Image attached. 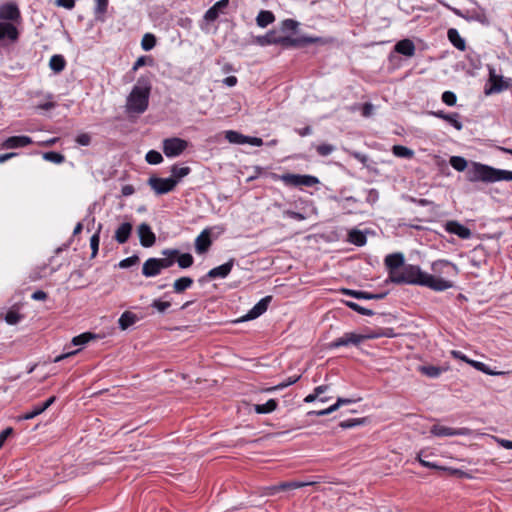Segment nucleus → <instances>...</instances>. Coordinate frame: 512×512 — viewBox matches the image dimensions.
Wrapping results in <instances>:
<instances>
[{
  "mask_svg": "<svg viewBox=\"0 0 512 512\" xmlns=\"http://www.w3.org/2000/svg\"><path fill=\"white\" fill-rule=\"evenodd\" d=\"M194 283V280L191 277L183 276L176 279L173 283V292L176 294H181L185 292L187 289L191 288Z\"/></svg>",
  "mask_w": 512,
  "mask_h": 512,
  "instance_id": "nucleus-34",
  "label": "nucleus"
},
{
  "mask_svg": "<svg viewBox=\"0 0 512 512\" xmlns=\"http://www.w3.org/2000/svg\"><path fill=\"white\" fill-rule=\"evenodd\" d=\"M335 146L328 143H322L316 147V151L320 156H328L335 151Z\"/></svg>",
  "mask_w": 512,
  "mask_h": 512,
  "instance_id": "nucleus-54",
  "label": "nucleus"
},
{
  "mask_svg": "<svg viewBox=\"0 0 512 512\" xmlns=\"http://www.w3.org/2000/svg\"><path fill=\"white\" fill-rule=\"evenodd\" d=\"M348 241L356 246H363L367 242L366 235L357 229H352L348 234Z\"/></svg>",
  "mask_w": 512,
  "mask_h": 512,
  "instance_id": "nucleus-38",
  "label": "nucleus"
},
{
  "mask_svg": "<svg viewBox=\"0 0 512 512\" xmlns=\"http://www.w3.org/2000/svg\"><path fill=\"white\" fill-rule=\"evenodd\" d=\"M225 138L232 144H246L247 141V136L234 130L226 131Z\"/></svg>",
  "mask_w": 512,
  "mask_h": 512,
  "instance_id": "nucleus-42",
  "label": "nucleus"
},
{
  "mask_svg": "<svg viewBox=\"0 0 512 512\" xmlns=\"http://www.w3.org/2000/svg\"><path fill=\"white\" fill-rule=\"evenodd\" d=\"M43 159L55 164H61L65 161V156L56 151H48L43 153Z\"/></svg>",
  "mask_w": 512,
  "mask_h": 512,
  "instance_id": "nucleus-44",
  "label": "nucleus"
},
{
  "mask_svg": "<svg viewBox=\"0 0 512 512\" xmlns=\"http://www.w3.org/2000/svg\"><path fill=\"white\" fill-rule=\"evenodd\" d=\"M272 300V296H266L262 298L246 315V320H252L259 316H261L263 313H265L268 309V305Z\"/></svg>",
  "mask_w": 512,
  "mask_h": 512,
  "instance_id": "nucleus-24",
  "label": "nucleus"
},
{
  "mask_svg": "<svg viewBox=\"0 0 512 512\" xmlns=\"http://www.w3.org/2000/svg\"><path fill=\"white\" fill-rule=\"evenodd\" d=\"M23 319V315H21L18 311L11 309L5 315V321L9 325H16Z\"/></svg>",
  "mask_w": 512,
  "mask_h": 512,
  "instance_id": "nucleus-49",
  "label": "nucleus"
},
{
  "mask_svg": "<svg viewBox=\"0 0 512 512\" xmlns=\"http://www.w3.org/2000/svg\"><path fill=\"white\" fill-rule=\"evenodd\" d=\"M80 146H89L91 144V136L88 133H81L75 139Z\"/></svg>",
  "mask_w": 512,
  "mask_h": 512,
  "instance_id": "nucleus-63",
  "label": "nucleus"
},
{
  "mask_svg": "<svg viewBox=\"0 0 512 512\" xmlns=\"http://www.w3.org/2000/svg\"><path fill=\"white\" fill-rule=\"evenodd\" d=\"M20 32L15 24L0 21V44L15 43L19 40Z\"/></svg>",
  "mask_w": 512,
  "mask_h": 512,
  "instance_id": "nucleus-14",
  "label": "nucleus"
},
{
  "mask_svg": "<svg viewBox=\"0 0 512 512\" xmlns=\"http://www.w3.org/2000/svg\"><path fill=\"white\" fill-rule=\"evenodd\" d=\"M316 483L317 482H315V481H311V482H301V481L282 482L278 485H273V486L267 487L266 495L272 496L280 491L297 489V488H302L305 486H312V485H315Z\"/></svg>",
  "mask_w": 512,
  "mask_h": 512,
  "instance_id": "nucleus-15",
  "label": "nucleus"
},
{
  "mask_svg": "<svg viewBox=\"0 0 512 512\" xmlns=\"http://www.w3.org/2000/svg\"><path fill=\"white\" fill-rule=\"evenodd\" d=\"M211 229H204L195 239V250L199 255L205 254L208 252L209 248L212 245V240L210 238Z\"/></svg>",
  "mask_w": 512,
  "mask_h": 512,
  "instance_id": "nucleus-20",
  "label": "nucleus"
},
{
  "mask_svg": "<svg viewBox=\"0 0 512 512\" xmlns=\"http://www.w3.org/2000/svg\"><path fill=\"white\" fill-rule=\"evenodd\" d=\"M432 271L437 275L456 276L458 267L448 260H438L432 263Z\"/></svg>",
  "mask_w": 512,
  "mask_h": 512,
  "instance_id": "nucleus-16",
  "label": "nucleus"
},
{
  "mask_svg": "<svg viewBox=\"0 0 512 512\" xmlns=\"http://www.w3.org/2000/svg\"><path fill=\"white\" fill-rule=\"evenodd\" d=\"M489 82L491 86L485 89V94H495L508 89L511 86L512 79L504 78L501 75H496L493 70H490Z\"/></svg>",
  "mask_w": 512,
  "mask_h": 512,
  "instance_id": "nucleus-12",
  "label": "nucleus"
},
{
  "mask_svg": "<svg viewBox=\"0 0 512 512\" xmlns=\"http://www.w3.org/2000/svg\"><path fill=\"white\" fill-rule=\"evenodd\" d=\"M278 407V402L275 399H269L264 404L254 405V411L258 414H268L275 411Z\"/></svg>",
  "mask_w": 512,
  "mask_h": 512,
  "instance_id": "nucleus-37",
  "label": "nucleus"
},
{
  "mask_svg": "<svg viewBox=\"0 0 512 512\" xmlns=\"http://www.w3.org/2000/svg\"><path fill=\"white\" fill-rule=\"evenodd\" d=\"M65 66H66V61L62 55L56 54L50 58L49 67L54 72L60 73L61 71L64 70Z\"/></svg>",
  "mask_w": 512,
  "mask_h": 512,
  "instance_id": "nucleus-40",
  "label": "nucleus"
},
{
  "mask_svg": "<svg viewBox=\"0 0 512 512\" xmlns=\"http://www.w3.org/2000/svg\"><path fill=\"white\" fill-rule=\"evenodd\" d=\"M140 261V258L138 255L134 254L130 257H127L123 260H121L119 263H118V267L121 268V269H126V268H130L136 264H138Z\"/></svg>",
  "mask_w": 512,
  "mask_h": 512,
  "instance_id": "nucleus-51",
  "label": "nucleus"
},
{
  "mask_svg": "<svg viewBox=\"0 0 512 512\" xmlns=\"http://www.w3.org/2000/svg\"><path fill=\"white\" fill-rule=\"evenodd\" d=\"M139 318L131 311H125L118 319V325L121 330H127L129 327L134 325Z\"/></svg>",
  "mask_w": 512,
  "mask_h": 512,
  "instance_id": "nucleus-33",
  "label": "nucleus"
},
{
  "mask_svg": "<svg viewBox=\"0 0 512 512\" xmlns=\"http://www.w3.org/2000/svg\"><path fill=\"white\" fill-rule=\"evenodd\" d=\"M348 153H349V155L351 157H353L354 159L358 160L364 166L367 165L369 158H368V156L366 154H363V153L358 152V151H349Z\"/></svg>",
  "mask_w": 512,
  "mask_h": 512,
  "instance_id": "nucleus-64",
  "label": "nucleus"
},
{
  "mask_svg": "<svg viewBox=\"0 0 512 512\" xmlns=\"http://www.w3.org/2000/svg\"><path fill=\"white\" fill-rule=\"evenodd\" d=\"M188 142L178 137L166 138L163 140V153L168 158L177 157L187 148Z\"/></svg>",
  "mask_w": 512,
  "mask_h": 512,
  "instance_id": "nucleus-8",
  "label": "nucleus"
},
{
  "mask_svg": "<svg viewBox=\"0 0 512 512\" xmlns=\"http://www.w3.org/2000/svg\"><path fill=\"white\" fill-rule=\"evenodd\" d=\"M234 262H235V259L231 258L226 263H224L220 266H217L215 268H212L211 270H209L207 272V277H210L212 279L226 278L230 274V272L234 266Z\"/></svg>",
  "mask_w": 512,
  "mask_h": 512,
  "instance_id": "nucleus-23",
  "label": "nucleus"
},
{
  "mask_svg": "<svg viewBox=\"0 0 512 512\" xmlns=\"http://www.w3.org/2000/svg\"><path fill=\"white\" fill-rule=\"evenodd\" d=\"M275 179L281 180L286 186H306L312 187L319 183V179L312 175H300V174H292L285 173L282 175H274Z\"/></svg>",
  "mask_w": 512,
  "mask_h": 512,
  "instance_id": "nucleus-7",
  "label": "nucleus"
},
{
  "mask_svg": "<svg viewBox=\"0 0 512 512\" xmlns=\"http://www.w3.org/2000/svg\"><path fill=\"white\" fill-rule=\"evenodd\" d=\"M148 185L155 191L156 194L163 195L175 189L177 185V180L170 177L160 178L152 176L148 179Z\"/></svg>",
  "mask_w": 512,
  "mask_h": 512,
  "instance_id": "nucleus-11",
  "label": "nucleus"
},
{
  "mask_svg": "<svg viewBox=\"0 0 512 512\" xmlns=\"http://www.w3.org/2000/svg\"><path fill=\"white\" fill-rule=\"evenodd\" d=\"M151 84L147 78L140 77L127 98V108L131 112L144 113L149 104Z\"/></svg>",
  "mask_w": 512,
  "mask_h": 512,
  "instance_id": "nucleus-2",
  "label": "nucleus"
},
{
  "mask_svg": "<svg viewBox=\"0 0 512 512\" xmlns=\"http://www.w3.org/2000/svg\"><path fill=\"white\" fill-rule=\"evenodd\" d=\"M146 161L151 165L160 164L163 161V156L156 150H150L145 156Z\"/></svg>",
  "mask_w": 512,
  "mask_h": 512,
  "instance_id": "nucleus-50",
  "label": "nucleus"
},
{
  "mask_svg": "<svg viewBox=\"0 0 512 512\" xmlns=\"http://www.w3.org/2000/svg\"><path fill=\"white\" fill-rule=\"evenodd\" d=\"M298 25L299 23L293 19H285L282 21L281 27L283 31H294Z\"/></svg>",
  "mask_w": 512,
  "mask_h": 512,
  "instance_id": "nucleus-61",
  "label": "nucleus"
},
{
  "mask_svg": "<svg viewBox=\"0 0 512 512\" xmlns=\"http://www.w3.org/2000/svg\"><path fill=\"white\" fill-rule=\"evenodd\" d=\"M332 200L338 202L340 204V207L347 213V214H353L356 213V209L352 207V205L357 204L359 200L353 196H347V197H331Z\"/></svg>",
  "mask_w": 512,
  "mask_h": 512,
  "instance_id": "nucleus-30",
  "label": "nucleus"
},
{
  "mask_svg": "<svg viewBox=\"0 0 512 512\" xmlns=\"http://www.w3.org/2000/svg\"><path fill=\"white\" fill-rule=\"evenodd\" d=\"M161 254L163 257L157 258L161 271L172 267L176 263V249L167 248L162 250Z\"/></svg>",
  "mask_w": 512,
  "mask_h": 512,
  "instance_id": "nucleus-26",
  "label": "nucleus"
},
{
  "mask_svg": "<svg viewBox=\"0 0 512 512\" xmlns=\"http://www.w3.org/2000/svg\"><path fill=\"white\" fill-rule=\"evenodd\" d=\"M392 153L398 158L411 159L414 156V151L403 145H394Z\"/></svg>",
  "mask_w": 512,
  "mask_h": 512,
  "instance_id": "nucleus-41",
  "label": "nucleus"
},
{
  "mask_svg": "<svg viewBox=\"0 0 512 512\" xmlns=\"http://www.w3.org/2000/svg\"><path fill=\"white\" fill-rule=\"evenodd\" d=\"M441 99H442L443 103H445L448 106H454L457 102V96L452 91H445L442 94Z\"/></svg>",
  "mask_w": 512,
  "mask_h": 512,
  "instance_id": "nucleus-56",
  "label": "nucleus"
},
{
  "mask_svg": "<svg viewBox=\"0 0 512 512\" xmlns=\"http://www.w3.org/2000/svg\"><path fill=\"white\" fill-rule=\"evenodd\" d=\"M171 306V303L168 301H161L159 299L153 300L151 303V307L155 308L160 313H165L166 310Z\"/></svg>",
  "mask_w": 512,
  "mask_h": 512,
  "instance_id": "nucleus-57",
  "label": "nucleus"
},
{
  "mask_svg": "<svg viewBox=\"0 0 512 512\" xmlns=\"http://www.w3.org/2000/svg\"><path fill=\"white\" fill-rule=\"evenodd\" d=\"M364 423H365V418L347 419V420L341 421L339 423V427H341L342 429H350V428L356 427V426L364 424Z\"/></svg>",
  "mask_w": 512,
  "mask_h": 512,
  "instance_id": "nucleus-53",
  "label": "nucleus"
},
{
  "mask_svg": "<svg viewBox=\"0 0 512 512\" xmlns=\"http://www.w3.org/2000/svg\"><path fill=\"white\" fill-rule=\"evenodd\" d=\"M333 40L323 38V37H313V36H301L297 38H293L290 36H280L279 37V44L284 48H301L305 47L309 44H327L332 42Z\"/></svg>",
  "mask_w": 512,
  "mask_h": 512,
  "instance_id": "nucleus-6",
  "label": "nucleus"
},
{
  "mask_svg": "<svg viewBox=\"0 0 512 512\" xmlns=\"http://www.w3.org/2000/svg\"><path fill=\"white\" fill-rule=\"evenodd\" d=\"M96 1V7H95V14L96 15H103L107 11L108 7V0H95Z\"/></svg>",
  "mask_w": 512,
  "mask_h": 512,
  "instance_id": "nucleus-62",
  "label": "nucleus"
},
{
  "mask_svg": "<svg viewBox=\"0 0 512 512\" xmlns=\"http://www.w3.org/2000/svg\"><path fill=\"white\" fill-rule=\"evenodd\" d=\"M274 21H275L274 14L268 10H261L256 17V23L261 28L267 27L269 24L273 23Z\"/></svg>",
  "mask_w": 512,
  "mask_h": 512,
  "instance_id": "nucleus-36",
  "label": "nucleus"
},
{
  "mask_svg": "<svg viewBox=\"0 0 512 512\" xmlns=\"http://www.w3.org/2000/svg\"><path fill=\"white\" fill-rule=\"evenodd\" d=\"M0 21L20 24L22 16L18 5L15 2H6L0 5Z\"/></svg>",
  "mask_w": 512,
  "mask_h": 512,
  "instance_id": "nucleus-10",
  "label": "nucleus"
},
{
  "mask_svg": "<svg viewBox=\"0 0 512 512\" xmlns=\"http://www.w3.org/2000/svg\"><path fill=\"white\" fill-rule=\"evenodd\" d=\"M301 376H292V377H289L287 378V380H285L284 382L282 383H279L278 385L274 386L273 388H271L270 390H281V389H284L290 385H293L295 384L299 379H300Z\"/></svg>",
  "mask_w": 512,
  "mask_h": 512,
  "instance_id": "nucleus-59",
  "label": "nucleus"
},
{
  "mask_svg": "<svg viewBox=\"0 0 512 512\" xmlns=\"http://www.w3.org/2000/svg\"><path fill=\"white\" fill-rule=\"evenodd\" d=\"M340 292L343 295L351 296L356 299H365V300H381L384 299L388 292H381V293H370L366 291H360V290H352L343 288L340 290Z\"/></svg>",
  "mask_w": 512,
  "mask_h": 512,
  "instance_id": "nucleus-19",
  "label": "nucleus"
},
{
  "mask_svg": "<svg viewBox=\"0 0 512 512\" xmlns=\"http://www.w3.org/2000/svg\"><path fill=\"white\" fill-rule=\"evenodd\" d=\"M161 273L157 258H148L142 266V274L147 277H156Z\"/></svg>",
  "mask_w": 512,
  "mask_h": 512,
  "instance_id": "nucleus-28",
  "label": "nucleus"
},
{
  "mask_svg": "<svg viewBox=\"0 0 512 512\" xmlns=\"http://www.w3.org/2000/svg\"><path fill=\"white\" fill-rule=\"evenodd\" d=\"M32 143H33V141L31 139V137H29V136H26V135L11 136V137H8L7 139H5L1 143L0 148L1 149H17V148L26 147Z\"/></svg>",
  "mask_w": 512,
  "mask_h": 512,
  "instance_id": "nucleus-18",
  "label": "nucleus"
},
{
  "mask_svg": "<svg viewBox=\"0 0 512 512\" xmlns=\"http://www.w3.org/2000/svg\"><path fill=\"white\" fill-rule=\"evenodd\" d=\"M156 45V37L153 34L146 33L141 40V47L145 51H150Z\"/></svg>",
  "mask_w": 512,
  "mask_h": 512,
  "instance_id": "nucleus-46",
  "label": "nucleus"
},
{
  "mask_svg": "<svg viewBox=\"0 0 512 512\" xmlns=\"http://www.w3.org/2000/svg\"><path fill=\"white\" fill-rule=\"evenodd\" d=\"M450 165L458 172L465 171L466 180L471 183H496L500 181H512V171L498 169L476 161L468 162L462 156H452Z\"/></svg>",
  "mask_w": 512,
  "mask_h": 512,
  "instance_id": "nucleus-1",
  "label": "nucleus"
},
{
  "mask_svg": "<svg viewBox=\"0 0 512 512\" xmlns=\"http://www.w3.org/2000/svg\"><path fill=\"white\" fill-rule=\"evenodd\" d=\"M415 44L412 40L406 38L398 41L394 46V51L406 57H412L415 54Z\"/></svg>",
  "mask_w": 512,
  "mask_h": 512,
  "instance_id": "nucleus-27",
  "label": "nucleus"
},
{
  "mask_svg": "<svg viewBox=\"0 0 512 512\" xmlns=\"http://www.w3.org/2000/svg\"><path fill=\"white\" fill-rule=\"evenodd\" d=\"M419 372H421L423 375L429 377V378H438L444 369L438 366L433 365H422L418 368Z\"/></svg>",
  "mask_w": 512,
  "mask_h": 512,
  "instance_id": "nucleus-39",
  "label": "nucleus"
},
{
  "mask_svg": "<svg viewBox=\"0 0 512 512\" xmlns=\"http://www.w3.org/2000/svg\"><path fill=\"white\" fill-rule=\"evenodd\" d=\"M140 244L145 247H152L156 242V235L147 223H141L137 228Z\"/></svg>",
  "mask_w": 512,
  "mask_h": 512,
  "instance_id": "nucleus-17",
  "label": "nucleus"
},
{
  "mask_svg": "<svg viewBox=\"0 0 512 512\" xmlns=\"http://www.w3.org/2000/svg\"><path fill=\"white\" fill-rule=\"evenodd\" d=\"M191 172V168L188 166L184 167H178L177 165H173L171 167V174L172 176L170 178H174L177 180V183L179 180H181L183 177L187 176Z\"/></svg>",
  "mask_w": 512,
  "mask_h": 512,
  "instance_id": "nucleus-43",
  "label": "nucleus"
},
{
  "mask_svg": "<svg viewBox=\"0 0 512 512\" xmlns=\"http://www.w3.org/2000/svg\"><path fill=\"white\" fill-rule=\"evenodd\" d=\"M439 4L444 6L445 8L452 11L456 16L461 17L467 21H476L483 25H489V19L486 15V12L483 8H473V9H467L465 11H462L460 9L451 7L448 3H446L444 0H437Z\"/></svg>",
  "mask_w": 512,
  "mask_h": 512,
  "instance_id": "nucleus-5",
  "label": "nucleus"
},
{
  "mask_svg": "<svg viewBox=\"0 0 512 512\" xmlns=\"http://www.w3.org/2000/svg\"><path fill=\"white\" fill-rule=\"evenodd\" d=\"M366 202L371 206L374 205L379 200V192L377 189H369L366 195Z\"/></svg>",
  "mask_w": 512,
  "mask_h": 512,
  "instance_id": "nucleus-60",
  "label": "nucleus"
},
{
  "mask_svg": "<svg viewBox=\"0 0 512 512\" xmlns=\"http://www.w3.org/2000/svg\"><path fill=\"white\" fill-rule=\"evenodd\" d=\"M176 263L179 268L187 269L190 268L194 263V258L190 253H181L178 249H176Z\"/></svg>",
  "mask_w": 512,
  "mask_h": 512,
  "instance_id": "nucleus-35",
  "label": "nucleus"
},
{
  "mask_svg": "<svg viewBox=\"0 0 512 512\" xmlns=\"http://www.w3.org/2000/svg\"><path fill=\"white\" fill-rule=\"evenodd\" d=\"M384 264L388 270L387 282H391L394 276L406 265L404 255L400 252L387 255L384 259Z\"/></svg>",
  "mask_w": 512,
  "mask_h": 512,
  "instance_id": "nucleus-9",
  "label": "nucleus"
},
{
  "mask_svg": "<svg viewBox=\"0 0 512 512\" xmlns=\"http://www.w3.org/2000/svg\"><path fill=\"white\" fill-rule=\"evenodd\" d=\"M145 65H153V58L151 56H140L133 64L132 70L136 71Z\"/></svg>",
  "mask_w": 512,
  "mask_h": 512,
  "instance_id": "nucleus-55",
  "label": "nucleus"
},
{
  "mask_svg": "<svg viewBox=\"0 0 512 512\" xmlns=\"http://www.w3.org/2000/svg\"><path fill=\"white\" fill-rule=\"evenodd\" d=\"M430 432L437 437L463 436L468 433L466 428H451L443 425H433Z\"/></svg>",
  "mask_w": 512,
  "mask_h": 512,
  "instance_id": "nucleus-22",
  "label": "nucleus"
},
{
  "mask_svg": "<svg viewBox=\"0 0 512 512\" xmlns=\"http://www.w3.org/2000/svg\"><path fill=\"white\" fill-rule=\"evenodd\" d=\"M393 330L390 328L380 329L379 332H372L369 334H357L354 332L344 333L341 337L336 338L332 342L328 344L330 349H335L339 347H347L350 345L359 346L362 342L367 339H376L379 337H393Z\"/></svg>",
  "mask_w": 512,
  "mask_h": 512,
  "instance_id": "nucleus-3",
  "label": "nucleus"
},
{
  "mask_svg": "<svg viewBox=\"0 0 512 512\" xmlns=\"http://www.w3.org/2000/svg\"><path fill=\"white\" fill-rule=\"evenodd\" d=\"M425 273L426 272L422 271L418 265L406 264L401 271L394 276L391 283L397 285L408 284L422 286Z\"/></svg>",
  "mask_w": 512,
  "mask_h": 512,
  "instance_id": "nucleus-4",
  "label": "nucleus"
},
{
  "mask_svg": "<svg viewBox=\"0 0 512 512\" xmlns=\"http://www.w3.org/2000/svg\"><path fill=\"white\" fill-rule=\"evenodd\" d=\"M460 114L457 112L449 113L448 119L446 122H448L451 126H453L456 130L460 131L463 128V124L460 121Z\"/></svg>",
  "mask_w": 512,
  "mask_h": 512,
  "instance_id": "nucleus-52",
  "label": "nucleus"
},
{
  "mask_svg": "<svg viewBox=\"0 0 512 512\" xmlns=\"http://www.w3.org/2000/svg\"><path fill=\"white\" fill-rule=\"evenodd\" d=\"M228 5L229 0H219L205 12L204 20L207 22L215 21Z\"/></svg>",
  "mask_w": 512,
  "mask_h": 512,
  "instance_id": "nucleus-25",
  "label": "nucleus"
},
{
  "mask_svg": "<svg viewBox=\"0 0 512 512\" xmlns=\"http://www.w3.org/2000/svg\"><path fill=\"white\" fill-rule=\"evenodd\" d=\"M445 230L450 234L457 235L461 239H470L472 236L471 230L456 220L446 222Z\"/></svg>",
  "mask_w": 512,
  "mask_h": 512,
  "instance_id": "nucleus-21",
  "label": "nucleus"
},
{
  "mask_svg": "<svg viewBox=\"0 0 512 512\" xmlns=\"http://www.w3.org/2000/svg\"><path fill=\"white\" fill-rule=\"evenodd\" d=\"M344 304L349 307L351 310L366 316H372L374 315V311L371 309L365 308L360 306L359 304L353 302V301H344Z\"/></svg>",
  "mask_w": 512,
  "mask_h": 512,
  "instance_id": "nucleus-45",
  "label": "nucleus"
},
{
  "mask_svg": "<svg viewBox=\"0 0 512 512\" xmlns=\"http://www.w3.org/2000/svg\"><path fill=\"white\" fill-rule=\"evenodd\" d=\"M100 229H101V225H99L98 230L90 238V247L92 250V254H91L92 258H94L97 255L98 250H99Z\"/></svg>",
  "mask_w": 512,
  "mask_h": 512,
  "instance_id": "nucleus-48",
  "label": "nucleus"
},
{
  "mask_svg": "<svg viewBox=\"0 0 512 512\" xmlns=\"http://www.w3.org/2000/svg\"><path fill=\"white\" fill-rule=\"evenodd\" d=\"M44 411L42 410V408L40 407L39 404L35 405L31 411H28L26 412L25 414H23L20 419H23V420H30V419H33L35 418L36 416L40 415L41 413H43Z\"/></svg>",
  "mask_w": 512,
  "mask_h": 512,
  "instance_id": "nucleus-58",
  "label": "nucleus"
},
{
  "mask_svg": "<svg viewBox=\"0 0 512 512\" xmlns=\"http://www.w3.org/2000/svg\"><path fill=\"white\" fill-rule=\"evenodd\" d=\"M422 286L428 287L437 292H441L452 288L454 283L451 280L425 273Z\"/></svg>",
  "mask_w": 512,
  "mask_h": 512,
  "instance_id": "nucleus-13",
  "label": "nucleus"
},
{
  "mask_svg": "<svg viewBox=\"0 0 512 512\" xmlns=\"http://www.w3.org/2000/svg\"><path fill=\"white\" fill-rule=\"evenodd\" d=\"M133 226L129 222L122 223L115 231L114 238L119 244L126 243L132 233Z\"/></svg>",
  "mask_w": 512,
  "mask_h": 512,
  "instance_id": "nucleus-29",
  "label": "nucleus"
},
{
  "mask_svg": "<svg viewBox=\"0 0 512 512\" xmlns=\"http://www.w3.org/2000/svg\"><path fill=\"white\" fill-rule=\"evenodd\" d=\"M279 37L275 30H270L265 35L257 36L254 42L260 46L279 44Z\"/></svg>",
  "mask_w": 512,
  "mask_h": 512,
  "instance_id": "nucleus-31",
  "label": "nucleus"
},
{
  "mask_svg": "<svg viewBox=\"0 0 512 512\" xmlns=\"http://www.w3.org/2000/svg\"><path fill=\"white\" fill-rule=\"evenodd\" d=\"M94 338H96V335H94L90 332L82 333L78 336H75L72 339V344L74 346L84 345V344L88 343L91 339H94Z\"/></svg>",
  "mask_w": 512,
  "mask_h": 512,
  "instance_id": "nucleus-47",
  "label": "nucleus"
},
{
  "mask_svg": "<svg viewBox=\"0 0 512 512\" xmlns=\"http://www.w3.org/2000/svg\"><path fill=\"white\" fill-rule=\"evenodd\" d=\"M448 40L451 44L460 51L466 50V41L461 37L458 30L455 28H450L447 32Z\"/></svg>",
  "mask_w": 512,
  "mask_h": 512,
  "instance_id": "nucleus-32",
  "label": "nucleus"
}]
</instances>
